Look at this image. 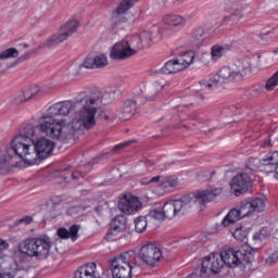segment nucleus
<instances>
[{
  "label": "nucleus",
  "mask_w": 278,
  "mask_h": 278,
  "mask_svg": "<svg viewBox=\"0 0 278 278\" xmlns=\"http://www.w3.org/2000/svg\"><path fill=\"white\" fill-rule=\"evenodd\" d=\"M112 94L118 97L121 91H83L73 100L54 103L39 122L49 121L51 127L59 125L62 127L64 138L77 140L81 129H92L97 125V110L110 105Z\"/></svg>",
  "instance_id": "nucleus-1"
},
{
  "label": "nucleus",
  "mask_w": 278,
  "mask_h": 278,
  "mask_svg": "<svg viewBox=\"0 0 278 278\" xmlns=\"http://www.w3.org/2000/svg\"><path fill=\"white\" fill-rule=\"evenodd\" d=\"M40 134L55 140H67L62 132L60 124L51 126L50 121L27 124L23 131L11 141V149L7 151V157L23 160L26 164H38V160H47L53 153V141L40 138Z\"/></svg>",
  "instance_id": "nucleus-2"
},
{
  "label": "nucleus",
  "mask_w": 278,
  "mask_h": 278,
  "mask_svg": "<svg viewBox=\"0 0 278 278\" xmlns=\"http://www.w3.org/2000/svg\"><path fill=\"white\" fill-rule=\"evenodd\" d=\"M222 192V188H215L186 194L180 199L165 202L162 208L151 210L148 217L154 220H164V218L170 220L175 216H184L193 205H205L215 201L216 197H219Z\"/></svg>",
  "instance_id": "nucleus-3"
},
{
  "label": "nucleus",
  "mask_w": 278,
  "mask_h": 278,
  "mask_svg": "<svg viewBox=\"0 0 278 278\" xmlns=\"http://www.w3.org/2000/svg\"><path fill=\"white\" fill-rule=\"evenodd\" d=\"M251 73V59H239L230 66H224L218 74L212 75L208 80H201L199 84L202 90H213L218 84L242 81Z\"/></svg>",
  "instance_id": "nucleus-4"
},
{
  "label": "nucleus",
  "mask_w": 278,
  "mask_h": 278,
  "mask_svg": "<svg viewBox=\"0 0 278 278\" xmlns=\"http://www.w3.org/2000/svg\"><path fill=\"white\" fill-rule=\"evenodd\" d=\"M265 204L262 198H253L249 201L242 202L239 210L232 208L228 212V214L224 217L222 225L224 227H231V225H236L238 220H242V218H247V216H251L254 212L264 211Z\"/></svg>",
  "instance_id": "nucleus-5"
},
{
  "label": "nucleus",
  "mask_w": 278,
  "mask_h": 278,
  "mask_svg": "<svg viewBox=\"0 0 278 278\" xmlns=\"http://www.w3.org/2000/svg\"><path fill=\"white\" fill-rule=\"evenodd\" d=\"M18 251L24 255H28V257L47 260L49 251H51V240L49 238L26 239L18 244Z\"/></svg>",
  "instance_id": "nucleus-6"
},
{
  "label": "nucleus",
  "mask_w": 278,
  "mask_h": 278,
  "mask_svg": "<svg viewBox=\"0 0 278 278\" xmlns=\"http://www.w3.org/2000/svg\"><path fill=\"white\" fill-rule=\"evenodd\" d=\"M219 257L223 262V266H228L229 268H240V270H247L251 268V262H253V253L250 251H242L238 249H227L226 251L219 254Z\"/></svg>",
  "instance_id": "nucleus-7"
},
{
  "label": "nucleus",
  "mask_w": 278,
  "mask_h": 278,
  "mask_svg": "<svg viewBox=\"0 0 278 278\" xmlns=\"http://www.w3.org/2000/svg\"><path fill=\"white\" fill-rule=\"evenodd\" d=\"M157 97V89L155 87H151L148 89L146 93V98L141 96H136L132 100H127L124 103V106L119 110V118L121 121H129L134 114H136V111L138 108H141V105H144L147 101H155V98Z\"/></svg>",
  "instance_id": "nucleus-8"
},
{
  "label": "nucleus",
  "mask_w": 278,
  "mask_h": 278,
  "mask_svg": "<svg viewBox=\"0 0 278 278\" xmlns=\"http://www.w3.org/2000/svg\"><path fill=\"white\" fill-rule=\"evenodd\" d=\"M130 255L132 256L135 266H142L143 263L146 266L155 267L162 260V251H160V248L153 243L143 245L137 256L134 251L130 252Z\"/></svg>",
  "instance_id": "nucleus-9"
},
{
  "label": "nucleus",
  "mask_w": 278,
  "mask_h": 278,
  "mask_svg": "<svg viewBox=\"0 0 278 278\" xmlns=\"http://www.w3.org/2000/svg\"><path fill=\"white\" fill-rule=\"evenodd\" d=\"M131 252H124L111 262V273L113 278H131V270L137 265L134 264Z\"/></svg>",
  "instance_id": "nucleus-10"
},
{
  "label": "nucleus",
  "mask_w": 278,
  "mask_h": 278,
  "mask_svg": "<svg viewBox=\"0 0 278 278\" xmlns=\"http://www.w3.org/2000/svg\"><path fill=\"white\" fill-rule=\"evenodd\" d=\"M79 27V21L77 20H70L66 24H64L60 30L52 36H50L45 42L43 47L49 48H55L58 45H61V42H64V40H68L75 31H77V28Z\"/></svg>",
  "instance_id": "nucleus-11"
},
{
  "label": "nucleus",
  "mask_w": 278,
  "mask_h": 278,
  "mask_svg": "<svg viewBox=\"0 0 278 278\" xmlns=\"http://www.w3.org/2000/svg\"><path fill=\"white\" fill-rule=\"evenodd\" d=\"M138 49H142V43H135L132 39L130 41L122 40L113 46L110 58L112 60H127L131 55H136Z\"/></svg>",
  "instance_id": "nucleus-12"
},
{
  "label": "nucleus",
  "mask_w": 278,
  "mask_h": 278,
  "mask_svg": "<svg viewBox=\"0 0 278 278\" xmlns=\"http://www.w3.org/2000/svg\"><path fill=\"white\" fill-rule=\"evenodd\" d=\"M222 269L223 258H220V254L211 253L201 262L200 277L212 278L214 275H218Z\"/></svg>",
  "instance_id": "nucleus-13"
},
{
  "label": "nucleus",
  "mask_w": 278,
  "mask_h": 278,
  "mask_svg": "<svg viewBox=\"0 0 278 278\" xmlns=\"http://www.w3.org/2000/svg\"><path fill=\"white\" fill-rule=\"evenodd\" d=\"M263 166H270L269 173L278 175V151L269 152L265 159H250L247 168L250 170H257Z\"/></svg>",
  "instance_id": "nucleus-14"
},
{
  "label": "nucleus",
  "mask_w": 278,
  "mask_h": 278,
  "mask_svg": "<svg viewBox=\"0 0 278 278\" xmlns=\"http://www.w3.org/2000/svg\"><path fill=\"white\" fill-rule=\"evenodd\" d=\"M142 206V203L138 198L129 194H124L119 198L117 203V208L122 214H126L127 216H131V214H136L138 210Z\"/></svg>",
  "instance_id": "nucleus-15"
},
{
  "label": "nucleus",
  "mask_w": 278,
  "mask_h": 278,
  "mask_svg": "<svg viewBox=\"0 0 278 278\" xmlns=\"http://www.w3.org/2000/svg\"><path fill=\"white\" fill-rule=\"evenodd\" d=\"M230 188L236 197L249 192L251 190V177L247 173L236 175L230 181Z\"/></svg>",
  "instance_id": "nucleus-16"
},
{
  "label": "nucleus",
  "mask_w": 278,
  "mask_h": 278,
  "mask_svg": "<svg viewBox=\"0 0 278 278\" xmlns=\"http://www.w3.org/2000/svg\"><path fill=\"white\" fill-rule=\"evenodd\" d=\"M127 229V217L125 215L116 216L111 223V229L106 233V238L112 239V236H117L121 231Z\"/></svg>",
  "instance_id": "nucleus-17"
},
{
  "label": "nucleus",
  "mask_w": 278,
  "mask_h": 278,
  "mask_svg": "<svg viewBox=\"0 0 278 278\" xmlns=\"http://www.w3.org/2000/svg\"><path fill=\"white\" fill-rule=\"evenodd\" d=\"M74 278H99V271H97V264L88 263L80 266L75 273Z\"/></svg>",
  "instance_id": "nucleus-18"
},
{
  "label": "nucleus",
  "mask_w": 278,
  "mask_h": 278,
  "mask_svg": "<svg viewBox=\"0 0 278 278\" xmlns=\"http://www.w3.org/2000/svg\"><path fill=\"white\" fill-rule=\"evenodd\" d=\"M180 71H184V66L179 64L177 59H172L159 70V73H162L163 75H173V73H179Z\"/></svg>",
  "instance_id": "nucleus-19"
},
{
  "label": "nucleus",
  "mask_w": 278,
  "mask_h": 278,
  "mask_svg": "<svg viewBox=\"0 0 278 278\" xmlns=\"http://www.w3.org/2000/svg\"><path fill=\"white\" fill-rule=\"evenodd\" d=\"M205 240H207V237H205L204 235H198V239L188 241L185 244L187 253H197V251H199V249L203 247Z\"/></svg>",
  "instance_id": "nucleus-20"
},
{
  "label": "nucleus",
  "mask_w": 278,
  "mask_h": 278,
  "mask_svg": "<svg viewBox=\"0 0 278 278\" xmlns=\"http://www.w3.org/2000/svg\"><path fill=\"white\" fill-rule=\"evenodd\" d=\"M242 16V9H235L231 14L224 17V25H238Z\"/></svg>",
  "instance_id": "nucleus-21"
},
{
  "label": "nucleus",
  "mask_w": 278,
  "mask_h": 278,
  "mask_svg": "<svg viewBox=\"0 0 278 278\" xmlns=\"http://www.w3.org/2000/svg\"><path fill=\"white\" fill-rule=\"evenodd\" d=\"M230 47L229 46H213L211 48V58L213 62H218L225 53L229 51Z\"/></svg>",
  "instance_id": "nucleus-22"
},
{
  "label": "nucleus",
  "mask_w": 278,
  "mask_h": 278,
  "mask_svg": "<svg viewBox=\"0 0 278 278\" xmlns=\"http://www.w3.org/2000/svg\"><path fill=\"white\" fill-rule=\"evenodd\" d=\"M18 161H14V156L8 157V154L0 153V173H3L10 168V166H16Z\"/></svg>",
  "instance_id": "nucleus-23"
},
{
  "label": "nucleus",
  "mask_w": 278,
  "mask_h": 278,
  "mask_svg": "<svg viewBox=\"0 0 278 278\" xmlns=\"http://www.w3.org/2000/svg\"><path fill=\"white\" fill-rule=\"evenodd\" d=\"M132 42L135 45H141V49L144 47V45H149L150 42H153V36L150 31H143L140 36H134L131 38Z\"/></svg>",
  "instance_id": "nucleus-24"
},
{
  "label": "nucleus",
  "mask_w": 278,
  "mask_h": 278,
  "mask_svg": "<svg viewBox=\"0 0 278 278\" xmlns=\"http://www.w3.org/2000/svg\"><path fill=\"white\" fill-rule=\"evenodd\" d=\"M164 23L172 27H181V25H186V18L181 15H167Z\"/></svg>",
  "instance_id": "nucleus-25"
},
{
  "label": "nucleus",
  "mask_w": 278,
  "mask_h": 278,
  "mask_svg": "<svg viewBox=\"0 0 278 278\" xmlns=\"http://www.w3.org/2000/svg\"><path fill=\"white\" fill-rule=\"evenodd\" d=\"M153 217H149V214L147 216H140L135 219V231L137 233H142L143 231H147V225L149 220H151Z\"/></svg>",
  "instance_id": "nucleus-26"
},
{
  "label": "nucleus",
  "mask_w": 278,
  "mask_h": 278,
  "mask_svg": "<svg viewBox=\"0 0 278 278\" xmlns=\"http://www.w3.org/2000/svg\"><path fill=\"white\" fill-rule=\"evenodd\" d=\"M36 94H38V91L25 90L23 94H20L15 99V103L16 105H21V103H27V101H31V99H35Z\"/></svg>",
  "instance_id": "nucleus-27"
},
{
  "label": "nucleus",
  "mask_w": 278,
  "mask_h": 278,
  "mask_svg": "<svg viewBox=\"0 0 278 278\" xmlns=\"http://www.w3.org/2000/svg\"><path fill=\"white\" fill-rule=\"evenodd\" d=\"M176 60H178V64H181L184 71V68H188V65L194 62V53L185 52L182 55L176 58Z\"/></svg>",
  "instance_id": "nucleus-28"
},
{
  "label": "nucleus",
  "mask_w": 278,
  "mask_h": 278,
  "mask_svg": "<svg viewBox=\"0 0 278 278\" xmlns=\"http://www.w3.org/2000/svg\"><path fill=\"white\" fill-rule=\"evenodd\" d=\"M179 186V179L177 177L168 176L161 180V188H176Z\"/></svg>",
  "instance_id": "nucleus-29"
},
{
  "label": "nucleus",
  "mask_w": 278,
  "mask_h": 278,
  "mask_svg": "<svg viewBox=\"0 0 278 278\" xmlns=\"http://www.w3.org/2000/svg\"><path fill=\"white\" fill-rule=\"evenodd\" d=\"M138 0H124L119 3V5L116 8V14H125L127 10H129L132 5L136 4Z\"/></svg>",
  "instance_id": "nucleus-30"
},
{
  "label": "nucleus",
  "mask_w": 278,
  "mask_h": 278,
  "mask_svg": "<svg viewBox=\"0 0 278 278\" xmlns=\"http://www.w3.org/2000/svg\"><path fill=\"white\" fill-rule=\"evenodd\" d=\"M10 58H18V50L9 48L0 53V60H10Z\"/></svg>",
  "instance_id": "nucleus-31"
},
{
  "label": "nucleus",
  "mask_w": 278,
  "mask_h": 278,
  "mask_svg": "<svg viewBox=\"0 0 278 278\" xmlns=\"http://www.w3.org/2000/svg\"><path fill=\"white\" fill-rule=\"evenodd\" d=\"M96 68H104V66H108V56L104 54H97L93 56Z\"/></svg>",
  "instance_id": "nucleus-32"
},
{
  "label": "nucleus",
  "mask_w": 278,
  "mask_h": 278,
  "mask_svg": "<svg viewBox=\"0 0 278 278\" xmlns=\"http://www.w3.org/2000/svg\"><path fill=\"white\" fill-rule=\"evenodd\" d=\"M233 238L236 240H239V242H244V239L247 238V231L242 230V227H236L235 230L231 231Z\"/></svg>",
  "instance_id": "nucleus-33"
},
{
  "label": "nucleus",
  "mask_w": 278,
  "mask_h": 278,
  "mask_svg": "<svg viewBox=\"0 0 278 278\" xmlns=\"http://www.w3.org/2000/svg\"><path fill=\"white\" fill-rule=\"evenodd\" d=\"M278 263V251L271 253L265 261L267 266H275Z\"/></svg>",
  "instance_id": "nucleus-34"
},
{
  "label": "nucleus",
  "mask_w": 278,
  "mask_h": 278,
  "mask_svg": "<svg viewBox=\"0 0 278 278\" xmlns=\"http://www.w3.org/2000/svg\"><path fill=\"white\" fill-rule=\"evenodd\" d=\"M80 68H96L94 56H87Z\"/></svg>",
  "instance_id": "nucleus-35"
},
{
  "label": "nucleus",
  "mask_w": 278,
  "mask_h": 278,
  "mask_svg": "<svg viewBox=\"0 0 278 278\" xmlns=\"http://www.w3.org/2000/svg\"><path fill=\"white\" fill-rule=\"evenodd\" d=\"M68 232H70L71 240H72L73 242H75V240H77V233H79V225H73V226H71Z\"/></svg>",
  "instance_id": "nucleus-36"
},
{
  "label": "nucleus",
  "mask_w": 278,
  "mask_h": 278,
  "mask_svg": "<svg viewBox=\"0 0 278 278\" xmlns=\"http://www.w3.org/2000/svg\"><path fill=\"white\" fill-rule=\"evenodd\" d=\"M214 175H216V170H213L211 173L204 172L199 175V179H200V181H210V179H212V177H214Z\"/></svg>",
  "instance_id": "nucleus-37"
},
{
  "label": "nucleus",
  "mask_w": 278,
  "mask_h": 278,
  "mask_svg": "<svg viewBox=\"0 0 278 278\" xmlns=\"http://www.w3.org/2000/svg\"><path fill=\"white\" fill-rule=\"evenodd\" d=\"M205 31L203 30V28H198L193 31V38L197 42H203V36H204Z\"/></svg>",
  "instance_id": "nucleus-38"
},
{
  "label": "nucleus",
  "mask_w": 278,
  "mask_h": 278,
  "mask_svg": "<svg viewBox=\"0 0 278 278\" xmlns=\"http://www.w3.org/2000/svg\"><path fill=\"white\" fill-rule=\"evenodd\" d=\"M34 218L31 216H24L17 220H15V225H31Z\"/></svg>",
  "instance_id": "nucleus-39"
},
{
  "label": "nucleus",
  "mask_w": 278,
  "mask_h": 278,
  "mask_svg": "<svg viewBox=\"0 0 278 278\" xmlns=\"http://www.w3.org/2000/svg\"><path fill=\"white\" fill-rule=\"evenodd\" d=\"M58 236L63 240H67V238H71V232H68L66 228H60L58 230Z\"/></svg>",
  "instance_id": "nucleus-40"
},
{
  "label": "nucleus",
  "mask_w": 278,
  "mask_h": 278,
  "mask_svg": "<svg viewBox=\"0 0 278 278\" xmlns=\"http://www.w3.org/2000/svg\"><path fill=\"white\" fill-rule=\"evenodd\" d=\"M29 58H34V51L24 53L18 58V62H25V60H29Z\"/></svg>",
  "instance_id": "nucleus-41"
},
{
  "label": "nucleus",
  "mask_w": 278,
  "mask_h": 278,
  "mask_svg": "<svg viewBox=\"0 0 278 278\" xmlns=\"http://www.w3.org/2000/svg\"><path fill=\"white\" fill-rule=\"evenodd\" d=\"M131 144V141H126L119 144L114 146L113 151H119V149H125V147H129Z\"/></svg>",
  "instance_id": "nucleus-42"
},
{
  "label": "nucleus",
  "mask_w": 278,
  "mask_h": 278,
  "mask_svg": "<svg viewBox=\"0 0 278 278\" xmlns=\"http://www.w3.org/2000/svg\"><path fill=\"white\" fill-rule=\"evenodd\" d=\"M70 177L72 179H79V177H84V174H81L80 172H70Z\"/></svg>",
  "instance_id": "nucleus-43"
},
{
  "label": "nucleus",
  "mask_w": 278,
  "mask_h": 278,
  "mask_svg": "<svg viewBox=\"0 0 278 278\" xmlns=\"http://www.w3.org/2000/svg\"><path fill=\"white\" fill-rule=\"evenodd\" d=\"M8 247H10V244H8L5 240L0 239V253L7 251Z\"/></svg>",
  "instance_id": "nucleus-44"
},
{
  "label": "nucleus",
  "mask_w": 278,
  "mask_h": 278,
  "mask_svg": "<svg viewBox=\"0 0 278 278\" xmlns=\"http://www.w3.org/2000/svg\"><path fill=\"white\" fill-rule=\"evenodd\" d=\"M160 179H162L161 176H154L148 182H143V184H156V181H160Z\"/></svg>",
  "instance_id": "nucleus-45"
},
{
  "label": "nucleus",
  "mask_w": 278,
  "mask_h": 278,
  "mask_svg": "<svg viewBox=\"0 0 278 278\" xmlns=\"http://www.w3.org/2000/svg\"><path fill=\"white\" fill-rule=\"evenodd\" d=\"M262 238H264V233L262 232H255L253 235V240H262Z\"/></svg>",
  "instance_id": "nucleus-46"
},
{
  "label": "nucleus",
  "mask_w": 278,
  "mask_h": 278,
  "mask_svg": "<svg viewBox=\"0 0 278 278\" xmlns=\"http://www.w3.org/2000/svg\"><path fill=\"white\" fill-rule=\"evenodd\" d=\"M94 212L98 214V216H102L103 215V206H97L94 208Z\"/></svg>",
  "instance_id": "nucleus-47"
},
{
  "label": "nucleus",
  "mask_w": 278,
  "mask_h": 278,
  "mask_svg": "<svg viewBox=\"0 0 278 278\" xmlns=\"http://www.w3.org/2000/svg\"><path fill=\"white\" fill-rule=\"evenodd\" d=\"M56 205L55 202H49L48 207H50V210H55Z\"/></svg>",
  "instance_id": "nucleus-48"
},
{
  "label": "nucleus",
  "mask_w": 278,
  "mask_h": 278,
  "mask_svg": "<svg viewBox=\"0 0 278 278\" xmlns=\"http://www.w3.org/2000/svg\"><path fill=\"white\" fill-rule=\"evenodd\" d=\"M0 278H14L12 274H0Z\"/></svg>",
  "instance_id": "nucleus-49"
},
{
  "label": "nucleus",
  "mask_w": 278,
  "mask_h": 278,
  "mask_svg": "<svg viewBox=\"0 0 278 278\" xmlns=\"http://www.w3.org/2000/svg\"><path fill=\"white\" fill-rule=\"evenodd\" d=\"M101 117L104 118V121H110V114L108 113H102Z\"/></svg>",
  "instance_id": "nucleus-50"
},
{
  "label": "nucleus",
  "mask_w": 278,
  "mask_h": 278,
  "mask_svg": "<svg viewBox=\"0 0 278 278\" xmlns=\"http://www.w3.org/2000/svg\"><path fill=\"white\" fill-rule=\"evenodd\" d=\"M20 47H22V49H29V43H20Z\"/></svg>",
  "instance_id": "nucleus-51"
},
{
  "label": "nucleus",
  "mask_w": 278,
  "mask_h": 278,
  "mask_svg": "<svg viewBox=\"0 0 278 278\" xmlns=\"http://www.w3.org/2000/svg\"><path fill=\"white\" fill-rule=\"evenodd\" d=\"M153 164H154V163H153L152 161H147V162H146V166H153Z\"/></svg>",
  "instance_id": "nucleus-52"
},
{
  "label": "nucleus",
  "mask_w": 278,
  "mask_h": 278,
  "mask_svg": "<svg viewBox=\"0 0 278 278\" xmlns=\"http://www.w3.org/2000/svg\"><path fill=\"white\" fill-rule=\"evenodd\" d=\"M51 218H55L58 216V213H51Z\"/></svg>",
  "instance_id": "nucleus-53"
},
{
  "label": "nucleus",
  "mask_w": 278,
  "mask_h": 278,
  "mask_svg": "<svg viewBox=\"0 0 278 278\" xmlns=\"http://www.w3.org/2000/svg\"><path fill=\"white\" fill-rule=\"evenodd\" d=\"M253 92H255V94H260V89H254Z\"/></svg>",
  "instance_id": "nucleus-54"
},
{
  "label": "nucleus",
  "mask_w": 278,
  "mask_h": 278,
  "mask_svg": "<svg viewBox=\"0 0 278 278\" xmlns=\"http://www.w3.org/2000/svg\"><path fill=\"white\" fill-rule=\"evenodd\" d=\"M62 177H63L64 181H67L68 176H64V175H62Z\"/></svg>",
  "instance_id": "nucleus-55"
},
{
  "label": "nucleus",
  "mask_w": 278,
  "mask_h": 278,
  "mask_svg": "<svg viewBox=\"0 0 278 278\" xmlns=\"http://www.w3.org/2000/svg\"><path fill=\"white\" fill-rule=\"evenodd\" d=\"M239 108H240V106H238V105H237V106H232L231 110H232V111H233V110H238Z\"/></svg>",
  "instance_id": "nucleus-56"
},
{
  "label": "nucleus",
  "mask_w": 278,
  "mask_h": 278,
  "mask_svg": "<svg viewBox=\"0 0 278 278\" xmlns=\"http://www.w3.org/2000/svg\"><path fill=\"white\" fill-rule=\"evenodd\" d=\"M66 170H67L66 168H64V169H61V173H66Z\"/></svg>",
  "instance_id": "nucleus-57"
},
{
  "label": "nucleus",
  "mask_w": 278,
  "mask_h": 278,
  "mask_svg": "<svg viewBox=\"0 0 278 278\" xmlns=\"http://www.w3.org/2000/svg\"><path fill=\"white\" fill-rule=\"evenodd\" d=\"M274 53H278V48H276V49L274 50Z\"/></svg>",
  "instance_id": "nucleus-58"
},
{
  "label": "nucleus",
  "mask_w": 278,
  "mask_h": 278,
  "mask_svg": "<svg viewBox=\"0 0 278 278\" xmlns=\"http://www.w3.org/2000/svg\"><path fill=\"white\" fill-rule=\"evenodd\" d=\"M200 99H202V101H203L204 97H203V96H200Z\"/></svg>",
  "instance_id": "nucleus-59"
}]
</instances>
